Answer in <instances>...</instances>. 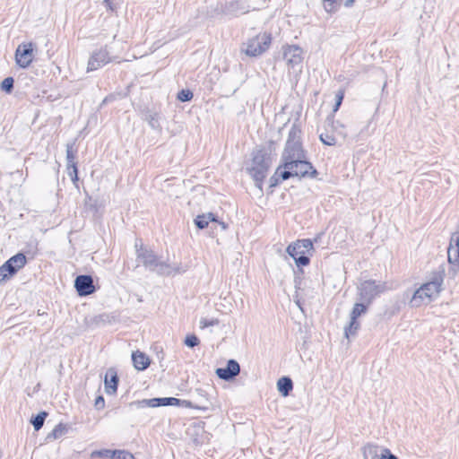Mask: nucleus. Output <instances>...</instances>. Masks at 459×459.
<instances>
[{"label":"nucleus","instance_id":"29","mask_svg":"<svg viewBox=\"0 0 459 459\" xmlns=\"http://www.w3.org/2000/svg\"><path fill=\"white\" fill-rule=\"evenodd\" d=\"M447 257L450 264H456L459 262V248L448 247Z\"/></svg>","mask_w":459,"mask_h":459},{"label":"nucleus","instance_id":"3","mask_svg":"<svg viewBox=\"0 0 459 459\" xmlns=\"http://www.w3.org/2000/svg\"><path fill=\"white\" fill-rule=\"evenodd\" d=\"M300 129L295 125L292 126L281 154V163H287L298 159H306V153L300 142Z\"/></svg>","mask_w":459,"mask_h":459},{"label":"nucleus","instance_id":"20","mask_svg":"<svg viewBox=\"0 0 459 459\" xmlns=\"http://www.w3.org/2000/svg\"><path fill=\"white\" fill-rule=\"evenodd\" d=\"M105 391L108 394H115L117 390L118 377L114 368H108L105 375Z\"/></svg>","mask_w":459,"mask_h":459},{"label":"nucleus","instance_id":"17","mask_svg":"<svg viewBox=\"0 0 459 459\" xmlns=\"http://www.w3.org/2000/svg\"><path fill=\"white\" fill-rule=\"evenodd\" d=\"M74 143L66 144V169L72 181H78V169L75 162V152L73 150Z\"/></svg>","mask_w":459,"mask_h":459},{"label":"nucleus","instance_id":"23","mask_svg":"<svg viewBox=\"0 0 459 459\" xmlns=\"http://www.w3.org/2000/svg\"><path fill=\"white\" fill-rule=\"evenodd\" d=\"M95 453L100 455H109L111 458L116 459H135L134 455L126 450H104Z\"/></svg>","mask_w":459,"mask_h":459},{"label":"nucleus","instance_id":"24","mask_svg":"<svg viewBox=\"0 0 459 459\" xmlns=\"http://www.w3.org/2000/svg\"><path fill=\"white\" fill-rule=\"evenodd\" d=\"M210 221H216V217L213 213L208 212L206 214L198 215L195 219V224L198 229H204L208 226Z\"/></svg>","mask_w":459,"mask_h":459},{"label":"nucleus","instance_id":"6","mask_svg":"<svg viewBox=\"0 0 459 459\" xmlns=\"http://www.w3.org/2000/svg\"><path fill=\"white\" fill-rule=\"evenodd\" d=\"M387 283L382 281L365 280L357 286L358 300L370 305L373 300L386 291Z\"/></svg>","mask_w":459,"mask_h":459},{"label":"nucleus","instance_id":"35","mask_svg":"<svg viewBox=\"0 0 459 459\" xmlns=\"http://www.w3.org/2000/svg\"><path fill=\"white\" fill-rule=\"evenodd\" d=\"M11 273H9L8 269L5 267V265L3 264L0 266V282L4 281L5 280L12 277Z\"/></svg>","mask_w":459,"mask_h":459},{"label":"nucleus","instance_id":"4","mask_svg":"<svg viewBox=\"0 0 459 459\" xmlns=\"http://www.w3.org/2000/svg\"><path fill=\"white\" fill-rule=\"evenodd\" d=\"M317 175L316 169L312 164L305 159H298L293 161L283 163V171H281L282 180H287L293 177L299 178H315Z\"/></svg>","mask_w":459,"mask_h":459},{"label":"nucleus","instance_id":"33","mask_svg":"<svg viewBox=\"0 0 459 459\" xmlns=\"http://www.w3.org/2000/svg\"><path fill=\"white\" fill-rule=\"evenodd\" d=\"M185 344L190 348H194L199 344V339L195 334L187 335L185 339Z\"/></svg>","mask_w":459,"mask_h":459},{"label":"nucleus","instance_id":"38","mask_svg":"<svg viewBox=\"0 0 459 459\" xmlns=\"http://www.w3.org/2000/svg\"><path fill=\"white\" fill-rule=\"evenodd\" d=\"M343 99V92L339 91L335 95V106L333 110L336 111L342 104Z\"/></svg>","mask_w":459,"mask_h":459},{"label":"nucleus","instance_id":"21","mask_svg":"<svg viewBox=\"0 0 459 459\" xmlns=\"http://www.w3.org/2000/svg\"><path fill=\"white\" fill-rule=\"evenodd\" d=\"M384 449L377 445L368 444L363 447L364 459H383Z\"/></svg>","mask_w":459,"mask_h":459},{"label":"nucleus","instance_id":"15","mask_svg":"<svg viewBox=\"0 0 459 459\" xmlns=\"http://www.w3.org/2000/svg\"><path fill=\"white\" fill-rule=\"evenodd\" d=\"M240 367L237 360L230 359L226 368L216 369V375L222 380L230 381L239 374Z\"/></svg>","mask_w":459,"mask_h":459},{"label":"nucleus","instance_id":"5","mask_svg":"<svg viewBox=\"0 0 459 459\" xmlns=\"http://www.w3.org/2000/svg\"><path fill=\"white\" fill-rule=\"evenodd\" d=\"M443 278L441 275L435 276L432 281L424 283L413 293L410 300L411 307H418L424 302H429L430 299L437 295L441 290Z\"/></svg>","mask_w":459,"mask_h":459},{"label":"nucleus","instance_id":"18","mask_svg":"<svg viewBox=\"0 0 459 459\" xmlns=\"http://www.w3.org/2000/svg\"><path fill=\"white\" fill-rule=\"evenodd\" d=\"M226 14L238 16L249 12V5L246 0H234L227 3L224 11Z\"/></svg>","mask_w":459,"mask_h":459},{"label":"nucleus","instance_id":"11","mask_svg":"<svg viewBox=\"0 0 459 459\" xmlns=\"http://www.w3.org/2000/svg\"><path fill=\"white\" fill-rule=\"evenodd\" d=\"M369 305L359 300L356 302L353 306V308L351 312L350 317V324L347 327H345V336L347 338H350L351 336H353L356 334L357 331L359 330L360 324L358 322V317H359L362 315H365L368 311Z\"/></svg>","mask_w":459,"mask_h":459},{"label":"nucleus","instance_id":"9","mask_svg":"<svg viewBox=\"0 0 459 459\" xmlns=\"http://www.w3.org/2000/svg\"><path fill=\"white\" fill-rule=\"evenodd\" d=\"M271 41L272 38L269 33H260L248 39L245 52L249 56H260L269 48Z\"/></svg>","mask_w":459,"mask_h":459},{"label":"nucleus","instance_id":"19","mask_svg":"<svg viewBox=\"0 0 459 459\" xmlns=\"http://www.w3.org/2000/svg\"><path fill=\"white\" fill-rule=\"evenodd\" d=\"M27 259L22 253H18L9 258L4 264L8 269L11 275H14L20 269L26 264Z\"/></svg>","mask_w":459,"mask_h":459},{"label":"nucleus","instance_id":"10","mask_svg":"<svg viewBox=\"0 0 459 459\" xmlns=\"http://www.w3.org/2000/svg\"><path fill=\"white\" fill-rule=\"evenodd\" d=\"M283 59L289 69L294 72H301L303 61V50L297 45H286L282 47Z\"/></svg>","mask_w":459,"mask_h":459},{"label":"nucleus","instance_id":"30","mask_svg":"<svg viewBox=\"0 0 459 459\" xmlns=\"http://www.w3.org/2000/svg\"><path fill=\"white\" fill-rule=\"evenodd\" d=\"M14 80L13 77H6L1 82L0 88L2 91L10 93L13 89Z\"/></svg>","mask_w":459,"mask_h":459},{"label":"nucleus","instance_id":"8","mask_svg":"<svg viewBox=\"0 0 459 459\" xmlns=\"http://www.w3.org/2000/svg\"><path fill=\"white\" fill-rule=\"evenodd\" d=\"M313 249V243L310 239H301L290 244L286 249L288 255L292 257L298 266H305L309 264V257L307 255Z\"/></svg>","mask_w":459,"mask_h":459},{"label":"nucleus","instance_id":"13","mask_svg":"<svg viewBox=\"0 0 459 459\" xmlns=\"http://www.w3.org/2000/svg\"><path fill=\"white\" fill-rule=\"evenodd\" d=\"M33 57V44L31 42L22 43L18 46L15 51V60L20 67H29L32 63Z\"/></svg>","mask_w":459,"mask_h":459},{"label":"nucleus","instance_id":"32","mask_svg":"<svg viewBox=\"0 0 459 459\" xmlns=\"http://www.w3.org/2000/svg\"><path fill=\"white\" fill-rule=\"evenodd\" d=\"M193 92L189 90H181L178 93V100L182 101V102H186V101H189L193 99Z\"/></svg>","mask_w":459,"mask_h":459},{"label":"nucleus","instance_id":"12","mask_svg":"<svg viewBox=\"0 0 459 459\" xmlns=\"http://www.w3.org/2000/svg\"><path fill=\"white\" fill-rule=\"evenodd\" d=\"M116 58L110 56L107 46L95 50L90 56L87 64V72H92L102 67L104 65L114 61Z\"/></svg>","mask_w":459,"mask_h":459},{"label":"nucleus","instance_id":"31","mask_svg":"<svg viewBox=\"0 0 459 459\" xmlns=\"http://www.w3.org/2000/svg\"><path fill=\"white\" fill-rule=\"evenodd\" d=\"M281 171H283V163H281L276 169L274 175L270 178V186H275L279 184L281 178Z\"/></svg>","mask_w":459,"mask_h":459},{"label":"nucleus","instance_id":"40","mask_svg":"<svg viewBox=\"0 0 459 459\" xmlns=\"http://www.w3.org/2000/svg\"><path fill=\"white\" fill-rule=\"evenodd\" d=\"M103 4L106 7V9L110 12H113L116 9V6L114 5V4L111 0H104Z\"/></svg>","mask_w":459,"mask_h":459},{"label":"nucleus","instance_id":"14","mask_svg":"<svg viewBox=\"0 0 459 459\" xmlns=\"http://www.w3.org/2000/svg\"><path fill=\"white\" fill-rule=\"evenodd\" d=\"M74 288L79 296L84 297L95 291L93 278L91 275H78L74 281Z\"/></svg>","mask_w":459,"mask_h":459},{"label":"nucleus","instance_id":"2","mask_svg":"<svg viewBox=\"0 0 459 459\" xmlns=\"http://www.w3.org/2000/svg\"><path fill=\"white\" fill-rule=\"evenodd\" d=\"M271 166V157L264 150H257L254 152L252 163L248 168V172L255 181L257 188L262 190L263 183L267 176Z\"/></svg>","mask_w":459,"mask_h":459},{"label":"nucleus","instance_id":"27","mask_svg":"<svg viewBox=\"0 0 459 459\" xmlns=\"http://www.w3.org/2000/svg\"><path fill=\"white\" fill-rule=\"evenodd\" d=\"M47 416L48 413L46 411H40L31 419L30 422L35 430H39L43 427Z\"/></svg>","mask_w":459,"mask_h":459},{"label":"nucleus","instance_id":"39","mask_svg":"<svg viewBox=\"0 0 459 459\" xmlns=\"http://www.w3.org/2000/svg\"><path fill=\"white\" fill-rule=\"evenodd\" d=\"M383 453V459H398V457L393 454H391L390 450L387 448H385L382 450Z\"/></svg>","mask_w":459,"mask_h":459},{"label":"nucleus","instance_id":"22","mask_svg":"<svg viewBox=\"0 0 459 459\" xmlns=\"http://www.w3.org/2000/svg\"><path fill=\"white\" fill-rule=\"evenodd\" d=\"M132 360L134 368L137 370H144L150 365L149 358L143 352H141L139 351L133 352Z\"/></svg>","mask_w":459,"mask_h":459},{"label":"nucleus","instance_id":"41","mask_svg":"<svg viewBox=\"0 0 459 459\" xmlns=\"http://www.w3.org/2000/svg\"><path fill=\"white\" fill-rule=\"evenodd\" d=\"M105 404L104 398L102 396H98L95 400V406L98 409L103 408Z\"/></svg>","mask_w":459,"mask_h":459},{"label":"nucleus","instance_id":"1","mask_svg":"<svg viewBox=\"0 0 459 459\" xmlns=\"http://www.w3.org/2000/svg\"><path fill=\"white\" fill-rule=\"evenodd\" d=\"M137 258L140 259L147 269L160 275H171L179 273V269L169 264L160 261L152 250L141 247L136 250Z\"/></svg>","mask_w":459,"mask_h":459},{"label":"nucleus","instance_id":"36","mask_svg":"<svg viewBox=\"0 0 459 459\" xmlns=\"http://www.w3.org/2000/svg\"><path fill=\"white\" fill-rule=\"evenodd\" d=\"M448 247L459 248V231H455L452 234Z\"/></svg>","mask_w":459,"mask_h":459},{"label":"nucleus","instance_id":"28","mask_svg":"<svg viewBox=\"0 0 459 459\" xmlns=\"http://www.w3.org/2000/svg\"><path fill=\"white\" fill-rule=\"evenodd\" d=\"M145 120L152 129H160L159 115L156 112H148L145 115Z\"/></svg>","mask_w":459,"mask_h":459},{"label":"nucleus","instance_id":"7","mask_svg":"<svg viewBox=\"0 0 459 459\" xmlns=\"http://www.w3.org/2000/svg\"><path fill=\"white\" fill-rule=\"evenodd\" d=\"M338 137L342 139L346 137L344 126L339 121L328 117L325 121L324 131L320 134L319 139L325 145L334 146Z\"/></svg>","mask_w":459,"mask_h":459},{"label":"nucleus","instance_id":"16","mask_svg":"<svg viewBox=\"0 0 459 459\" xmlns=\"http://www.w3.org/2000/svg\"><path fill=\"white\" fill-rule=\"evenodd\" d=\"M179 402L178 399L174 397H165V398H152V399H143L136 402V405L139 408L144 407H159V406H167V405H175Z\"/></svg>","mask_w":459,"mask_h":459},{"label":"nucleus","instance_id":"26","mask_svg":"<svg viewBox=\"0 0 459 459\" xmlns=\"http://www.w3.org/2000/svg\"><path fill=\"white\" fill-rule=\"evenodd\" d=\"M67 432V428L65 425L59 423L57 424L54 429L48 435V439H57L60 438Z\"/></svg>","mask_w":459,"mask_h":459},{"label":"nucleus","instance_id":"43","mask_svg":"<svg viewBox=\"0 0 459 459\" xmlns=\"http://www.w3.org/2000/svg\"><path fill=\"white\" fill-rule=\"evenodd\" d=\"M354 4V0H345L344 5L346 7H351Z\"/></svg>","mask_w":459,"mask_h":459},{"label":"nucleus","instance_id":"44","mask_svg":"<svg viewBox=\"0 0 459 459\" xmlns=\"http://www.w3.org/2000/svg\"><path fill=\"white\" fill-rule=\"evenodd\" d=\"M219 224L221 226L222 230L227 228L224 222H219Z\"/></svg>","mask_w":459,"mask_h":459},{"label":"nucleus","instance_id":"37","mask_svg":"<svg viewBox=\"0 0 459 459\" xmlns=\"http://www.w3.org/2000/svg\"><path fill=\"white\" fill-rule=\"evenodd\" d=\"M326 4H325V9L327 13H333L336 11L335 4L337 0H325Z\"/></svg>","mask_w":459,"mask_h":459},{"label":"nucleus","instance_id":"34","mask_svg":"<svg viewBox=\"0 0 459 459\" xmlns=\"http://www.w3.org/2000/svg\"><path fill=\"white\" fill-rule=\"evenodd\" d=\"M218 324H219L218 319L201 318V320H200V327L201 328L217 325Z\"/></svg>","mask_w":459,"mask_h":459},{"label":"nucleus","instance_id":"42","mask_svg":"<svg viewBox=\"0 0 459 459\" xmlns=\"http://www.w3.org/2000/svg\"><path fill=\"white\" fill-rule=\"evenodd\" d=\"M116 100V96H115V95H113V94H110V95H108V96L105 97V99L102 100V102H101L100 106H104V105H106L107 103L111 102V101H113V100Z\"/></svg>","mask_w":459,"mask_h":459},{"label":"nucleus","instance_id":"25","mask_svg":"<svg viewBox=\"0 0 459 459\" xmlns=\"http://www.w3.org/2000/svg\"><path fill=\"white\" fill-rule=\"evenodd\" d=\"M277 387L283 396H287L293 388V383L290 377H283L278 380Z\"/></svg>","mask_w":459,"mask_h":459}]
</instances>
